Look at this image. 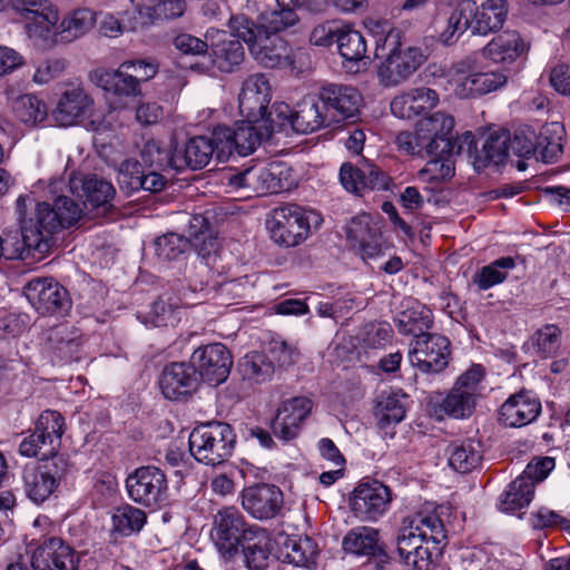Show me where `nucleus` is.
Segmentation results:
<instances>
[{"label": "nucleus", "instance_id": "obj_41", "mask_svg": "<svg viewBox=\"0 0 570 570\" xmlns=\"http://www.w3.org/2000/svg\"><path fill=\"white\" fill-rule=\"evenodd\" d=\"M471 29L473 33L485 36L502 28L508 17L507 0H487L479 8H473Z\"/></svg>", "mask_w": 570, "mask_h": 570}, {"label": "nucleus", "instance_id": "obj_27", "mask_svg": "<svg viewBox=\"0 0 570 570\" xmlns=\"http://www.w3.org/2000/svg\"><path fill=\"white\" fill-rule=\"evenodd\" d=\"M312 409L313 402L305 396H296L284 401L279 405L273 423L274 434L285 441L296 438Z\"/></svg>", "mask_w": 570, "mask_h": 570}, {"label": "nucleus", "instance_id": "obj_51", "mask_svg": "<svg viewBox=\"0 0 570 570\" xmlns=\"http://www.w3.org/2000/svg\"><path fill=\"white\" fill-rule=\"evenodd\" d=\"M36 430L43 434V438L50 444V450L46 451L45 454H55L65 432V419L57 411L46 410L40 414L36 423Z\"/></svg>", "mask_w": 570, "mask_h": 570}, {"label": "nucleus", "instance_id": "obj_10", "mask_svg": "<svg viewBox=\"0 0 570 570\" xmlns=\"http://www.w3.org/2000/svg\"><path fill=\"white\" fill-rule=\"evenodd\" d=\"M14 12L22 19L29 39L43 45L58 43L59 9L50 0H16Z\"/></svg>", "mask_w": 570, "mask_h": 570}, {"label": "nucleus", "instance_id": "obj_12", "mask_svg": "<svg viewBox=\"0 0 570 570\" xmlns=\"http://www.w3.org/2000/svg\"><path fill=\"white\" fill-rule=\"evenodd\" d=\"M128 497L136 503L160 509L168 500V481L165 473L151 465L136 469L126 479Z\"/></svg>", "mask_w": 570, "mask_h": 570}, {"label": "nucleus", "instance_id": "obj_7", "mask_svg": "<svg viewBox=\"0 0 570 570\" xmlns=\"http://www.w3.org/2000/svg\"><path fill=\"white\" fill-rule=\"evenodd\" d=\"M508 75L501 70L480 71L476 58L465 57L452 66L448 83L454 96L460 99L478 98L503 88Z\"/></svg>", "mask_w": 570, "mask_h": 570}, {"label": "nucleus", "instance_id": "obj_43", "mask_svg": "<svg viewBox=\"0 0 570 570\" xmlns=\"http://www.w3.org/2000/svg\"><path fill=\"white\" fill-rule=\"evenodd\" d=\"M240 39H230L225 31H216V40L210 43L214 65L224 72H232L244 60Z\"/></svg>", "mask_w": 570, "mask_h": 570}, {"label": "nucleus", "instance_id": "obj_17", "mask_svg": "<svg viewBox=\"0 0 570 570\" xmlns=\"http://www.w3.org/2000/svg\"><path fill=\"white\" fill-rule=\"evenodd\" d=\"M23 293L32 307L42 315H62L71 307L67 289L52 278L31 279Z\"/></svg>", "mask_w": 570, "mask_h": 570}, {"label": "nucleus", "instance_id": "obj_48", "mask_svg": "<svg viewBox=\"0 0 570 570\" xmlns=\"http://www.w3.org/2000/svg\"><path fill=\"white\" fill-rule=\"evenodd\" d=\"M534 489L531 481L519 475L499 498V509L513 513L528 507L533 500Z\"/></svg>", "mask_w": 570, "mask_h": 570}, {"label": "nucleus", "instance_id": "obj_15", "mask_svg": "<svg viewBox=\"0 0 570 570\" xmlns=\"http://www.w3.org/2000/svg\"><path fill=\"white\" fill-rule=\"evenodd\" d=\"M252 525L235 507H226L215 514L210 537L222 554L233 557Z\"/></svg>", "mask_w": 570, "mask_h": 570}, {"label": "nucleus", "instance_id": "obj_23", "mask_svg": "<svg viewBox=\"0 0 570 570\" xmlns=\"http://www.w3.org/2000/svg\"><path fill=\"white\" fill-rule=\"evenodd\" d=\"M272 86L264 73L248 76L238 96V107L243 117L250 121L264 120L272 100Z\"/></svg>", "mask_w": 570, "mask_h": 570}, {"label": "nucleus", "instance_id": "obj_44", "mask_svg": "<svg viewBox=\"0 0 570 570\" xmlns=\"http://www.w3.org/2000/svg\"><path fill=\"white\" fill-rule=\"evenodd\" d=\"M331 126L323 105L314 100H303L297 104L293 120L295 132L306 135Z\"/></svg>", "mask_w": 570, "mask_h": 570}, {"label": "nucleus", "instance_id": "obj_36", "mask_svg": "<svg viewBox=\"0 0 570 570\" xmlns=\"http://www.w3.org/2000/svg\"><path fill=\"white\" fill-rule=\"evenodd\" d=\"M176 158L174 170L183 171L186 168L197 170L207 166L214 154L217 155L214 134L212 138L203 136L190 138L184 148L175 147Z\"/></svg>", "mask_w": 570, "mask_h": 570}, {"label": "nucleus", "instance_id": "obj_25", "mask_svg": "<svg viewBox=\"0 0 570 570\" xmlns=\"http://www.w3.org/2000/svg\"><path fill=\"white\" fill-rule=\"evenodd\" d=\"M416 126L428 145V155L453 153L455 147L453 116L444 111H435L421 118Z\"/></svg>", "mask_w": 570, "mask_h": 570}, {"label": "nucleus", "instance_id": "obj_42", "mask_svg": "<svg viewBox=\"0 0 570 570\" xmlns=\"http://www.w3.org/2000/svg\"><path fill=\"white\" fill-rule=\"evenodd\" d=\"M97 21L96 13L88 8H78L68 12L57 27L58 42H72L88 33Z\"/></svg>", "mask_w": 570, "mask_h": 570}, {"label": "nucleus", "instance_id": "obj_4", "mask_svg": "<svg viewBox=\"0 0 570 570\" xmlns=\"http://www.w3.org/2000/svg\"><path fill=\"white\" fill-rule=\"evenodd\" d=\"M323 223L320 213L288 203L274 208L266 218L265 226L271 240L282 248H294L304 244L312 230Z\"/></svg>", "mask_w": 570, "mask_h": 570}, {"label": "nucleus", "instance_id": "obj_46", "mask_svg": "<svg viewBox=\"0 0 570 570\" xmlns=\"http://www.w3.org/2000/svg\"><path fill=\"white\" fill-rule=\"evenodd\" d=\"M14 118L28 127L41 125L48 117L47 104L36 95L26 94L12 102Z\"/></svg>", "mask_w": 570, "mask_h": 570}, {"label": "nucleus", "instance_id": "obj_45", "mask_svg": "<svg viewBox=\"0 0 570 570\" xmlns=\"http://www.w3.org/2000/svg\"><path fill=\"white\" fill-rule=\"evenodd\" d=\"M146 522V512L128 503L115 508L111 513V531L120 537L139 533Z\"/></svg>", "mask_w": 570, "mask_h": 570}, {"label": "nucleus", "instance_id": "obj_21", "mask_svg": "<svg viewBox=\"0 0 570 570\" xmlns=\"http://www.w3.org/2000/svg\"><path fill=\"white\" fill-rule=\"evenodd\" d=\"M232 364L229 351L220 343L198 347L191 355V366L196 370L198 379L202 377L212 385L226 381Z\"/></svg>", "mask_w": 570, "mask_h": 570}, {"label": "nucleus", "instance_id": "obj_39", "mask_svg": "<svg viewBox=\"0 0 570 570\" xmlns=\"http://www.w3.org/2000/svg\"><path fill=\"white\" fill-rule=\"evenodd\" d=\"M240 544L249 569L264 570L267 567L273 544L272 535L266 529L253 524Z\"/></svg>", "mask_w": 570, "mask_h": 570}, {"label": "nucleus", "instance_id": "obj_19", "mask_svg": "<svg viewBox=\"0 0 570 570\" xmlns=\"http://www.w3.org/2000/svg\"><path fill=\"white\" fill-rule=\"evenodd\" d=\"M80 554L61 538L43 539L31 556L32 570H77Z\"/></svg>", "mask_w": 570, "mask_h": 570}, {"label": "nucleus", "instance_id": "obj_57", "mask_svg": "<svg viewBox=\"0 0 570 570\" xmlns=\"http://www.w3.org/2000/svg\"><path fill=\"white\" fill-rule=\"evenodd\" d=\"M475 402L471 395L463 393L460 389L453 386L451 392L444 397L441 409L449 416L464 419L472 414Z\"/></svg>", "mask_w": 570, "mask_h": 570}, {"label": "nucleus", "instance_id": "obj_9", "mask_svg": "<svg viewBox=\"0 0 570 570\" xmlns=\"http://www.w3.org/2000/svg\"><path fill=\"white\" fill-rule=\"evenodd\" d=\"M393 499L389 485L376 479L364 478L350 492L347 504L360 522L375 523L389 513Z\"/></svg>", "mask_w": 570, "mask_h": 570}, {"label": "nucleus", "instance_id": "obj_55", "mask_svg": "<svg viewBox=\"0 0 570 570\" xmlns=\"http://www.w3.org/2000/svg\"><path fill=\"white\" fill-rule=\"evenodd\" d=\"M141 159L147 166H155L159 169H174L176 158L173 146L165 147L159 140H148L141 149Z\"/></svg>", "mask_w": 570, "mask_h": 570}, {"label": "nucleus", "instance_id": "obj_26", "mask_svg": "<svg viewBox=\"0 0 570 570\" xmlns=\"http://www.w3.org/2000/svg\"><path fill=\"white\" fill-rule=\"evenodd\" d=\"M94 99L80 85H68L52 109V117L59 126L69 127L85 117H90Z\"/></svg>", "mask_w": 570, "mask_h": 570}, {"label": "nucleus", "instance_id": "obj_2", "mask_svg": "<svg viewBox=\"0 0 570 570\" xmlns=\"http://www.w3.org/2000/svg\"><path fill=\"white\" fill-rule=\"evenodd\" d=\"M31 204L30 196L20 195L16 200V213L23 243L39 253L50 248L56 232L72 226L82 216L80 205L67 196H58L53 207L46 202L38 203L35 213L29 216L28 206Z\"/></svg>", "mask_w": 570, "mask_h": 570}, {"label": "nucleus", "instance_id": "obj_30", "mask_svg": "<svg viewBox=\"0 0 570 570\" xmlns=\"http://www.w3.org/2000/svg\"><path fill=\"white\" fill-rule=\"evenodd\" d=\"M131 61H124L115 70L97 68L90 72L89 79L107 92L122 97H135L140 95L141 89L138 78L127 72L131 69Z\"/></svg>", "mask_w": 570, "mask_h": 570}, {"label": "nucleus", "instance_id": "obj_59", "mask_svg": "<svg viewBox=\"0 0 570 570\" xmlns=\"http://www.w3.org/2000/svg\"><path fill=\"white\" fill-rule=\"evenodd\" d=\"M484 367L480 364H473L458 377L454 386L476 400L484 391Z\"/></svg>", "mask_w": 570, "mask_h": 570}, {"label": "nucleus", "instance_id": "obj_29", "mask_svg": "<svg viewBox=\"0 0 570 570\" xmlns=\"http://www.w3.org/2000/svg\"><path fill=\"white\" fill-rule=\"evenodd\" d=\"M540 413V400L529 391H521L510 395L501 405L499 421L504 426L521 428L532 423Z\"/></svg>", "mask_w": 570, "mask_h": 570}, {"label": "nucleus", "instance_id": "obj_13", "mask_svg": "<svg viewBox=\"0 0 570 570\" xmlns=\"http://www.w3.org/2000/svg\"><path fill=\"white\" fill-rule=\"evenodd\" d=\"M318 99L332 126L354 120L363 106L362 94L355 87L342 83L323 86Z\"/></svg>", "mask_w": 570, "mask_h": 570}, {"label": "nucleus", "instance_id": "obj_5", "mask_svg": "<svg viewBox=\"0 0 570 570\" xmlns=\"http://www.w3.org/2000/svg\"><path fill=\"white\" fill-rule=\"evenodd\" d=\"M232 36L242 39L253 58L265 68H282L293 63L287 42L281 37L265 36L244 16H232L228 21Z\"/></svg>", "mask_w": 570, "mask_h": 570}, {"label": "nucleus", "instance_id": "obj_56", "mask_svg": "<svg viewBox=\"0 0 570 570\" xmlns=\"http://www.w3.org/2000/svg\"><path fill=\"white\" fill-rule=\"evenodd\" d=\"M512 257H501L488 266H484L475 276L474 283L480 289H488L507 278V271L514 268Z\"/></svg>", "mask_w": 570, "mask_h": 570}, {"label": "nucleus", "instance_id": "obj_62", "mask_svg": "<svg viewBox=\"0 0 570 570\" xmlns=\"http://www.w3.org/2000/svg\"><path fill=\"white\" fill-rule=\"evenodd\" d=\"M498 560L490 559L481 549H465L460 554L458 570H499Z\"/></svg>", "mask_w": 570, "mask_h": 570}, {"label": "nucleus", "instance_id": "obj_53", "mask_svg": "<svg viewBox=\"0 0 570 570\" xmlns=\"http://www.w3.org/2000/svg\"><path fill=\"white\" fill-rule=\"evenodd\" d=\"M317 554V544L308 537L291 539L286 543V559L294 566L311 568Z\"/></svg>", "mask_w": 570, "mask_h": 570}, {"label": "nucleus", "instance_id": "obj_34", "mask_svg": "<svg viewBox=\"0 0 570 570\" xmlns=\"http://www.w3.org/2000/svg\"><path fill=\"white\" fill-rule=\"evenodd\" d=\"M406 414V395L401 391L381 392L373 406V415L379 429L393 436L392 429L401 423Z\"/></svg>", "mask_w": 570, "mask_h": 570}, {"label": "nucleus", "instance_id": "obj_61", "mask_svg": "<svg viewBox=\"0 0 570 570\" xmlns=\"http://www.w3.org/2000/svg\"><path fill=\"white\" fill-rule=\"evenodd\" d=\"M395 145L400 153L409 156L424 157L428 155V145L421 132L417 130V126L413 131L404 130L396 135Z\"/></svg>", "mask_w": 570, "mask_h": 570}, {"label": "nucleus", "instance_id": "obj_60", "mask_svg": "<svg viewBox=\"0 0 570 570\" xmlns=\"http://www.w3.org/2000/svg\"><path fill=\"white\" fill-rule=\"evenodd\" d=\"M533 346L542 358L553 356L560 346V331L556 325H546L533 336Z\"/></svg>", "mask_w": 570, "mask_h": 570}, {"label": "nucleus", "instance_id": "obj_47", "mask_svg": "<svg viewBox=\"0 0 570 570\" xmlns=\"http://www.w3.org/2000/svg\"><path fill=\"white\" fill-rule=\"evenodd\" d=\"M564 136V127L558 121L544 125L537 136L535 144L538 146L537 159L543 163H553L562 154V138Z\"/></svg>", "mask_w": 570, "mask_h": 570}, {"label": "nucleus", "instance_id": "obj_58", "mask_svg": "<svg viewBox=\"0 0 570 570\" xmlns=\"http://www.w3.org/2000/svg\"><path fill=\"white\" fill-rule=\"evenodd\" d=\"M535 139L537 134L531 127H520L509 141L510 153L522 158H530L532 156L537 158L538 146Z\"/></svg>", "mask_w": 570, "mask_h": 570}, {"label": "nucleus", "instance_id": "obj_50", "mask_svg": "<svg viewBox=\"0 0 570 570\" xmlns=\"http://www.w3.org/2000/svg\"><path fill=\"white\" fill-rule=\"evenodd\" d=\"M452 154L438 153L430 155L433 158L417 171V180L425 184H439L451 179L455 171Z\"/></svg>", "mask_w": 570, "mask_h": 570}, {"label": "nucleus", "instance_id": "obj_28", "mask_svg": "<svg viewBox=\"0 0 570 570\" xmlns=\"http://www.w3.org/2000/svg\"><path fill=\"white\" fill-rule=\"evenodd\" d=\"M347 237L363 259L375 258L382 253L380 224L367 214L357 215L352 219Z\"/></svg>", "mask_w": 570, "mask_h": 570}, {"label": "nucleus", "instance_id": "obj_14", "mask_svg": "<svg viewBox=\"0 0 570 570\" xmlns=\"http://www.w3.org/2000/svg\"><path fill=\"white\" fill-rule=\"evenodd\" d=\"M255 122L245 118L235 122L234 127L217 126L214 129L217 158L227 159L234 153L239 156L252 154L259 146L262 139L254 126Z\"/></svg>", "mask_w": 570, "mask_h": 570}, {"label": "nucleus", "instance_id": "obj_33", "mask_svg": "<svg viewBox=\"0 0 570 570\" xmlns=\"http://www.w3.org/2000/svg\"><path fill=\"white\" fill-rule=\"evenodd\" d=\"M342 549L356 557H373L384 562L387 560L380 530L368 525L351 529L342 540Z\"/></svg>", "mask_w": 570, "mask_h": 570}, {"label": "nucleus", "instance_id": "obj_54", "mask_svg": "<svg viewBox=\"0 0 570 570\" xmlns=\"http://www.w3.org/2000/svg\"><path fill=\"white\" fill-rule=\"evenodd\" d=\"M472 11L473 9L470 3H463L455 8L448 18L445 29L439 35V41L445 46L455 43L460 36L468 28H471V20L468 12L472 13Z\"/></svg>", "mask_w": 570, "mask_h": 570}, {"label": "nucleus", "instance_id": "obj_20", "mask_svg": "<svg viewBox=\"0 0 570 570\" xmlns=\"http://www.w3.org/2000/svg\"><path fill=\"white\" fill-rule=\"evenodd\" d=\"M440 104L439 92L426 86L400 91L390 102L391 114L402 120L425 117Z\"/></svg>", "mask_w": 570, "mask_h": 570}, {"label": "nucleus", "instance_id": "obj_22", "mask_svg": "<svg viewBox=\"0 0 570 570\" xmlns=\"http://www.w3.org/2000/svg\"><path fill=\"white\" fill-rule=\"evenodd\" d=\"M243 509L254 519L271 520L278 517L284 508L282 490L274 484H255L240 493Z\"/></svg>", "mask_w": 570, "mask_h": 570}, {"label": "nucleus", "instance_id": "obj_32", "mask_svg": "<svg viewBox=\"0 0 570 570\" xmlns=\"http://www.w3.org/2000/svg\"><path fill=\"white\" fill-rule=\"evenodd\" d=\"M198 375L191 364L174 362L167 365L159 379V387L168 400H178L191 394L198 385Z\"/></svg>", "mask_w": 570, "mask_h": 570}, {"label": "nucleus", "instance_id": "obj_31", "mask_svg": "<svg viewBox=\"0 0 570 570\" xmlns=\"http://www.w3.org/2000/svg\"><path fill=\"white\" fill-rule=\"evenodd\" d=\"M340 181L350 193L362 195L366 190H386L390 187V177L375 165H367L360 169L345 163L340 169Z\"/></svg>", "mask_w": 570, "mask_h": 570}, {"label": "nucleus", "instance_id": "obj_8", "mask_svg": "<svg viewBox=\"0 0 570 570\" xmlns=\"http://www.w3.org/2000/svg\"><path fill=\"white\" fill-rule=\"evenodd\" d=\"M236 435L224 422H208L195 428L189 434L193 456L207 465L225 462L233 453Z\"/></svg>", "mask_w": 570, "mask_h": 570}, {"label": "nucleus", "instance_id": "obj_37", "mask_svg": "<svg viewBox=\"0 0 570 570\" xmlns=\"http://www.w3.org/2000/svg\"><path fill=\"white\" fill-rule=\"evenodd\" d=\"M485 59L497 65L508 66L525 52V43L515 30H505L491 39L481 50Z\"/></svg>", "mask_w": 570, "mask_h": 570}, {"label": "nucleus", "instance_id": "obj_49", "mask_svg": "<svg viewBox=\"0 0 570 570\" xmlns=\"http://www.w3.org/2000/svg\"><path fill=\"white\" fill-rule=\"evenodd\" d=\"M481 443L469 439L452 445L449 465L460 473H468L475 469L481 463Z\"/></svg>", "mask_w": 570, "mask_h": 570}, {"label": "nucleus", "instance_id": "obj_64", "mask_svg": "<svg viewBox=\"0 0 570 570\" xmlns=\"http://www.w3.org/2000/svg\"><path fill=\"white\" fill-rule=\"evenodd\" d=\"M156 253L163 259H175L187 248V240L178 234L170 233L155 242Z\"/></svg>", "mask_w": 570, "mask_h": 570}, {"label": "nucleus", "instance_id": "obj_1", "mask_svg": "<svg viewBox=\"0 0 570 570\" xmlns=\"http://www.w3.org/2000/svg\"><path fill=\"white\" fill-rule=\"evenodd\" d=\"M365 28L375 42V58L380 60L376 77L383 88H395L407 82L424 63L425 56L417 47H402V32L387 20L370 18Z\"/></svg>", "mask_w": 570, "mask_h": 570}, {"label": "nucleus", "instance_id": "obj_35", "mask_svg": "<svg viewBox=\"0 0 570 570\" xmlns=\"http://www.w3.org/2000/svg\"><path fill=\"white\" fill-rule=\"evenodd\" d=\"M23 484L27 497L36 504H41L57 491L60 478L56 466L35 465L24 469Z\"/></svg>", "mask_w": 570, "mask_h": 570}, {"label": "nucleus", "instance_id": "obj_11", "mask_svg": "<svg viewBox=\"0 0 570 570\" xmlns=\"http://www.w3.org/2000/svg\"><path fill=\"white\" fill-rule=\"evenodd\" d=\"M446 538L443 522L434 512L419 511L403 520L396 538V549L401 557L410 553L411 549L420 544H440Z\"/></svg>", "mask_w": 570, "mask_h": 570}, {"label": "nucleus", "instance_id": "obj_63", "mask_svg": "<svg viewBox=\"0 0 570 570\" xmlns=\"http://www.w3.org/2000/svg\"><path fill=\"white\" fill-rule=\"evenodd\" d=\"M145 171L138 160L127 159L121 163L118 171V183L121 188L128 191H138L141 188L139 183L142 179Z\"/></svg>", "mask_w": 570, "mask_h": 570}, {"label": "nucleus", "instance_id": "obj_18", "mask_svg": "<svg viewBox=\"0 0 570 570\" xmlns=\"http://www.w3.org/2000/svg\"><path fill=\"white\" fill-rule=\"evenodd\" d=\"M449 356V340L430 333L414 338L409 353L411 364L425 373L441 372L448 365Z\"/></svg>", "mask_w": 570, "mask_h": 570}, {"label": "nucleus", "instance_id": "obj_16", "mask_svg": "<svg viewBox=\"0 0 570 570\" xmlns=\"http://www.w3.org/2000/svg\"><path fill=\"white\" fill-rule=\"evenodd\" d=\"M278 7V9L266 10L265 4L256 0H247L242 11L235 16H244L265 36L278 37V33L299 23V17L293 8Z\"/></svg>", "mask_w": 570, "mask_h": 570}, {"label": "nucleus", "instance_id": "obj_24", "mask_svg": "<svg viewBox=\"0 0 570 570\" xmlns=\"http://www.w3.org/2000/svg\"><path fill=\"white\" fill-rule=\"evenodd\" d=\"M69 187L72 194L83 198L85 207L96 215H106L112 208L116 190L111 183L96 175L73 176L69 180Z\"/></svg>", "mask_w": 570, "mask_h": 570}, {"label": "nucleus", "instance_id": "obj_38", "mask_svg": "<svg viewBox=\"0 0 570 570\" xmlns=\"http://www.w3.org/2000/svg\"><path fill=\"white\" fill-rule=\"evenodd\" d=\"M337 49L343 58V67L352 73L361 71V65H367V45L363 35L352 29L343 27L336 35Z\"/></svg>", "mask_w": 570, "mask_h": 570}, {"label": "nucleus", "instance_id": "obj_3", "mask_svg": "<svg viewBox=\"0 0 570 570\" xmlns=\"http://www.w3.org/2000/svg\"><path fill=\"white\" fill-rule=\"evenodd\" d=\"M190 237L202 262L196 277H189L188 285L180 291L181 299L187 306L200 304L213 289H216L217 286L222 288L235 283L234 281L226 283L216 282L214 279L210 282L198 279L209 274L212 278L215 273L219 275V273L214 271L213 267L218 258V238L212 234L209 225L203 216H194L190 220Z\"/></svg>", "mask_w": 570, "mask_h": 570}, {"label": "nucleus", "instance_id": "obj_52", "mask_svg": "<svg viewBox=\"0 0 570 570\" xmlns=\"http://www.w3.org/2000/svg\"><path fill=\"white\" fill-rule=\"evenodd\" d=\"M239 370L245 380L253 383H263L273 376L274 365L265 354L250 352L239 363Z\"/></svg>", "mask_w": 570, "mask_h": 570}, {"label": "nucleus", "instance_id": "obj_6", "mask_svg": "<svg viewBox=\"0 0 570 570\" xmlns=\"http://www.w3.org/2000/svg\"><path fill=\"white\" fill-rule=\"evenodd\" d=\"M298 185L294 170L283 161L256 165L232 174L228 186L234 189L247 188L256 195L279 194Z\"/></svg>", "mask_w": 570, "mask_h": 570}, {"label": "nucleus", "instance_id": "obj_40", "mask_svg": "<svg viewBox=\"0 0 570 570\" xmlns=\"http://www.w3.org/2000/svg\"><path fill=\"white\" fill-rule=\"evenodd\" d=\"M433 324L432 311L413 298L405 301V308L395 317L397 331L403 335H413L417 338L428 334Z\"/></svg>", "mask_w": 570, "mask_h": 570}]
</instances>
